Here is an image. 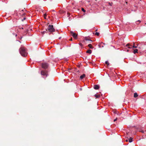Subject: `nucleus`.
Listing matches in <instances>:
<instances>
[{"label": "nucleus", "mask_w": 146, "mask_h": 146, "mask_svg": "<svg viewBox=\"0 0 146 146\" xmlns=\"http://www.w3.org/2000/svg\"><path fill=\"white\" fill-rule=\"evenodd\" d=\"M138 96V95H137V93H135L134 94V98H136Z\"/></svg>", "instance_id": "obj_14"}, {"label": "nucleus", "mask_w": 146, "mask_h": 146, "mask_svg": "<svg viewBox=\"0 0 146 146\" xmlns=\"http://www.w3.org/2000/svg\"><path fill=\"white\" fill-rule=\"evenodd\" d=\"M42 67L44 69H46L48 66V64L47 63H43L42 64Z\"/></svg>", "instance_id": "obj_3"}, {"label": "nucleus", "mask_w": 146, "mask_h": 146, "mask_svg": "<svg viewBox=\"0 0 146 146\" xmlns=\"http://www.w3.org/2000/svg\"><path fill=\"white\" fill-rule=\"evenodd\" d=\"M68 15H70V14H69V13H68Z\"/></svg>", "instance_id": "obj_32"}, {"label": "nucleus", "mask_w": 146, "mask_h": 146, "mask_svg": "<svg viewBox=\"0 0 146 146\" xmlns=\"http://www.w3.org/2000/svg\"><path fill=\"white\" fill-rule=\"evenodd\" d=\"M85 39L86 40H88V41H89V40H90V39H89V38L88 37H85Z\"/></svg>", "instance_id": "obj_18"}, {"label": "nucleus", "mask_w": 146, "mask_h": 146, "mask_svg": "<svg viewBox=\"0 0 146 146\" xmlns=\"http://www.w3.org/2000/svg\"><path fill=\"white\" fill-rule=\"evenodd\" d=\"M105 63L108 66L109 65V63L108 61H106L105 62Z\"/></svg>", "instance_id": "obj_19"}, {"label": "nucleus", "mask_w": 146, "mask_h": 146, "mask_svg": "<svg viewBox=\"0 0 146 146\" xmlns=\"http://www.w3.org/2000/svg\"><path fill=\"white\" fill-rule=\"evenodd\" d=\"M117 119V118H116V119H115L114 120V122L115 121H116Z\"/></svg>", "instance_id": "obj_27"}, {"label": "nucleus", "mask_w": 146, "mask_h": 146, "mask_svg": "<svg viewBox=\"0 0 146 146\" xmlns=\"http://www.w3.org/2000/svg\"><path fill=\"white\" fill-rule=\"evenodd\" d=\"M47 29L50 32H52L55 31V29L54 28L52 25H49Z\"/></svg>", "instance_id": "obj_2"}, {"label": "nucleus", "mask_w": 146, "mask_h": 146, "mask_svg": "<svg viewBox=\"0 0 146 146\" xmlns=\"http://www.w3.org/2000/svg\"><path fill=\"white\" fill-rule=\"evenodd\" d=\"M70 33L72 35V36L75 39L77 38L78 34L74 33L73 31H70Z\"/></svg>", "instance_id": "obj_5"}, {"label": "nucleus", "mask_w": 146, "mask_h": 146, "mask_svg": "<svg viewBox=\"0 0 146 146\" xmlns=\"http://www.w3.org/2000/svg\"><path fill=\"white\" fill-rule=\"evenodd\" d=\"M126 46H129L128 47V48H131V47H130V46H131V45H130L129 44H127L126 45Z\"/></svg>", "instance_id": "obj_11"}, {"label": "nucleus", "mask_w": 146, "mask_h": 146, "mask_svg": "<svg viewBox=\"0 0 146 146\" xmlns=\"http://www.w3.org/2000/svg\"><path fill=\"white\" fill-rule=\"evenodd\" d=\"M135 43L134 42H133V45L132 46V47L134 48H137V46H135Z\"/></svg>", "instance_id": "obj_17"}, {"label": "nucleus", "mask_w": 146, "mask_h": 146, "mask_svg": "<svg viewBox=\"0 0 146 146\" xmlns=\"http://www.w3.org/2000/svg\"><path fill=\"white\" fill-rule=\"evenodd\" d=\"M70 41H72V38H71L70 39Z\"/></svg>", "instance_id": "obj_28"}, {"label": "nucleus", "mask_w": 146, "mask_h": 146, "mask_svg": "<svg viewBox=\"0 0 146 146\" xmlns=\"http://www.w3.org/2000/svg\"><path fill=\"white\" fill-rule=\"evenodd\" d=\"M99 88V86L98 85H95L94 86V88L95 90H98Z\"/></svg>", "instance_id": "obj_6"}, {"label": "nucleus", "mask_w": 146, "mask_h": 146, "mask_svg": "<svg viewBox=\"0 0 146 146\" xmlns=\"http://www.w3.org/2000/svg\"><path fill=\"white\" fill-rule=\"evenodd\" d=\"M86 76V75L84 74H83L82 75H81L80 77V78L82 80V79L84 78Z\"/></svg>", "instance_id": "obj_7"}, {"label": "nucleus", "mask_w": 146, "mask_h": 146, "mask_svg": "<svg viewBox=\"0 0 146 146\" xmlns=\"http://www.w3.org/2000/svg\"><path fill=\"white\" fill-rule=\"evenodd\" d=\"M47 29H46V31H42V32H41V33L43 35V34H44L45 33H47Z\"/></svg>", "instance_id": "obj_15"}, {"label": "nucleus", "mask_w": 146, "mask_h": 146, "mask_svg": "<svg viewBox=\"0 0 146 146\" xmlns=\"http://www.w3.org/2000/svg\"><path fill=\"white\" fill-rule=\"evenodd\" d=\"M44 19H46V17L47 15L45 13L44 15Z\"/></svg>", "instance_id": "obj_21"}, {"label": "nucleus", "mask_w": 146, "mask_h": 146, "mask_svg": "<svg viewBox=\"0 0 146 146\" xmlns=\"http://www.w3.org/2000/svg\"><path fill=\"white\" fill-rule=\"evenodd\" d=\"M25 13H23L22 14V15H25Z\"/></svg>", "instance_id": "obj_25"}, {"label": "nucleus", "mask_w": 146, "mask_h": 146, "mask_svg": "<svg viewBox=\"0 0 146 146\" xmlns=\"http://www.w3.org/2000/svg\"><path fill=\"white\" fill-rule=\"evenodd\" d=\"M138 50L137 49H134V50L133 52L134 54H135V53L137 52Z\"/></svg>", "instance_id": "obj_13"}, {"label": "nucleus", "mask_w": 146, "mask_h": 146, "mask_svg": "<svg viewBox=\"0 0 146 146\" xmlns=\"http://www.w3.org/2000/svg\"><path fill=\"white\" fill-rule=\"evenodd\" d=\"M82 10L84 12H86V11L85 10V9L83 8H82Z\"/></svg>", "instance_id": "obj_22"}, {"label": "nucleus", "mask_w": 146, "mask_h": 146, "mask_svg": "<svg viewBox=\"0 0 146 146\" xmlns=\"http://www.w3.org/2000/svg\"><path fill=\"white\" fill-rule=\"evenodd\" d=\"M88 46L90 48L93 49L94 48V47L92 46V45L91 44H89Z\"/></svg>", "instance_id": "obj_9"}, {"label": "nucleus", "mask_w": 146, "mask_h": 146, "mask_svg": "<svg viewBox=\"0 0 146 146\" xmlns=\"http://www.w3.org/2000/svg\"><path fill=\"white\" fill-rule=\"evenodd\" d=\"M102 47H104V46H102Z\"/></svg>", "instance_id": "obj_35"}, {"label": "nucleus", "mask_w": 146, "mask_h": 146, "mask_svg": "<svg viewBox=\"0 0 146 146\" xmlns=\"http://www.w3.org/2000/svg\"><path fill=\"white\" fill-rule=\"evenodd\" d=\"M95 35L97 36H99V33L98 32H96L95 33Z\"/></svg>", "instance_id": "obj_20"}, {"label": "nucleus", "mask_w": 146, "mask_h": 146, "mask_svg": "<svg viewBox=\"0 0 146 146\" xmlns=\"http://www.w3.org/2000/svg\"><path fill=\"white\" fill-rule=\"evenodd\" d=\"M94 96L96 98H98L100 97V96L99 94L98 95V94H96Z\"/></svg>", "instance_id": "obj_10"}, {"label": "nucleus", "mask_w": 146, "mask_h": 146, "mask_svg": "<svg viewBox=\"0 0 146 146\" xmlns=\"http://www.w3.org/2000/svg\"><path fill=\"white\" fill-rule=\"evenodd\" d=\"M80 45H82V44L81 43H80Z\"/></svg>", "instance_id": "obj_31"}, {"label": "nucleus", "mask_w": 146, "mask_h": 146, "mask_svg": "<svg viewBox=\"0 0 146 146\" xmlns=\"http://www.w3.org/2000/svg\"><path fill=\"white\" fill-rule=\"evenodd\" d=\"M86 52L87 53H88L89 54H91L92 52V51L91 50L88 49L87 50Z\"/></svg>", "instance_id": "obj_8"}, {"label": "nucleus", "mask_w": 146, "mask_h": 146, "mask_svg": "<svg viewBox=\"0 0 146 146\" xmlns=\"http://www.w3.org/2000/svg\"><path fill=\"white\" fill-rule=\"evenodd\" d=\"M139 132H141L143 133H145V131L143 130H142L141 129H139Z\"/></svg>", "instance_id": "obj_16"}, {"label": "nucleus", "mask_w": 146, "mask_h": 146, "mask_svg": "<svg viewBox=\"0 0 146 146\" xmlns=\"http://www.w3.org/2000/svg\"><path fill=\"white\" fill-rule=\"evenodd\" d=\"M133 138L131 137H130L129 138V142H131L132 141V139H133Z\"/></svg>", "instance_id": "obj_12"}, {"label": "nucleus", "mask_w": 146, "mask_h": 146, "mask_svg": "<svg viewBox=\"0 0 146 146\" xmlns=\"http://www.w3.org/2000/svg\"><path fill=\"white\" fill-rule=\"evenodd\" d=\"M41 75L45 76L46 77H47L48 75L47 71L45 70L41 71Z\"/></svg>", "instance_id": "obj_4"}, {"label": "nucleus", "mask_w": 146, "mask_h": 146, "mask_svg": "<svg viewBox=\"0 0 146 146\" xmlns=\"http://www.w3.org/2000/svg\"><path fill=\"white\" fill-rule=\"evenodd\" d=\"M102 43H103L102 42L99 45V47H101V44L102 43Z\"/></svg>", "instance_id": "obj_24"}, {"label": "nucleus", "mask_w": 146, "mask_h": 146, "mask_svg": "<svg viewBox=\"0 0 146 146\" xmlns=\"http://www.w3.org/2000/svg\"><path fill=\"white\" fill-rule=\"evenodd\" d=\"M126 141H128V140H126Z\"/></svg>", "instance_id": "obj_36"}, {"label": "nucleus", "mask_w": 146, "mask_h": 146, "mask_svg": "<svg viewBox=\"0 0 146 146\" xmlns=\"http://www.w3.org/2000/svg\"><path fill=\"white\" fill-rule=\"evenodd\" d=\"M26 19L25 17H24L23 20H22V21H23L24 20H25Z\"/></svg>", "instance_id": "obj_26"}, {"label": "nucleus", "mask_w": 146, "mask_h": 146, "mask_svg": "<svg viewBox=\"0 0 146 146\" xmlns=\"http://www.w3.org/2000/svg\"><path fill=\"white\" fill-rule=\"evenodd\" d=\"M19 51L20 54L22 56L25 57L27 56V53L24 47L20 48L19 49Z\"/></svg>", "instance_id": "obj_1"}, {"label": "nucleus", "mask_w": 146, "mask_h": 146, "mask_svg": "<svg viewBox=\"0 0 146 146\" xmlns=\"http://www.w3.org/2000/svg\"><path fill=\"white\" fill-rule=\"evenodd\" d=\"M136 45H137V46H138V44H136Z\"/></svg>", "instance_id": "obj_33"}, {"label": "nucleus", "mask_w": 146, "mask_h": 146, "mask_svg": "<svg viewBox=\"0 0 146 146\" xmlns=\"http://www.w3.org/2000/svg\"><path fill=\"white\" fill-rule=\"evenodd\" d=\"M138 22H139V23H140V22H141V21L139 20H138L137 21Z\"/></svg>", "instance_id": "obj_29"}, {"label": "nucleus", "mask_w": 146, "mask_h": 146, "mask_svg": "<svg viewBox=\"0 0 146 146\" xmlns=\"http://www.w3.org/2000/svg\"><path fill=\"white\" fill-rule=\"evenodd\" d=\"M22 29H23V28H22Z\"/></svg>", "instance_id": "obj_37"}, {"label": "nucleus", "mask_w": 146, "mask_h": 146, "mask_svg": "<svg viewBox=\"0 0 146 146\" xmlns=\"http://www.w3.org/2000/svg\"><path fill=\"white\" fill-rule=\"evenodd\" d=\"M26 11V10H25V11Z\"/></svg>", "instance_id": "obj_34"}, {"label": "nucleus", "mask_w": 146, "mask_h": 146, "mask_svg": "<svg viewBox=\"0 0 146 146\" xmlns=\"http://www.w3.org/2000/svg\"><path fill=\"white\" fill-rule=\"evenodd\" d=\"M24 11V10H22L21 11V12L22 11Z\"/></svg>", "instance_id": "obj_30"}, {"label": "nucleus", "mask_w": 146, "mask_h": 146, "mask_svg": "<svg viewBox=\"0 0 146 146\" xmlns=\"http://www.w3.org/2000/svg\"><path fill=\"white\" fill-rule=\"evenodd\" d=\"M89 43H91L92 42V41L91 40H90H90H89Z\"/></svg>", "instance_id": "obj_23"}]
</instances>
